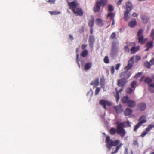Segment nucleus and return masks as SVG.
I'll return each instance as SVG.
<instances>
[{
	"instance_id": "nucleus-9",
	"label": "nucleus",
	"mask_w": 154,
	"mask_h": 154,
	"mask_svg": "<svg viewBox=\"0 0 154 154\" xmlns=\"http://www.w3.org/2000/svg\"><path fill=\"white\" fill-rule=\"evenodd\" d=\"M126 11H131L133 8V5L130 1H128L125 3Z\"/></svg>"
},
{
	"instance_id": "nucleus-50",
	"label": "nucleus",
	"mask_w": 154,
	"mask_h": 154,
	"mask_svg": "<svg viewBox=\"0 0 154 154\" xmlns=\"http://www.w3.org/2000/svg\"><path fill=\"white\" fill-rule=\"evenodd\" d=\"M115 71V69L114 66H112L111 67V72L112 74H113L114 73Z\"/></svg>"
},
{
	"instance_id": "nucleus-56",
	"label": "nucleus",
	"mask_w": 154,
	"mask_h": 154,
	"mask_svg": "<svg viewBox=\"0 0 154 154\" xmlns=\"http://www.w3.org/2000/svg\"><path fill=\"white\" fill-rule=\"evenodd\" d=\"M48 2L51 4H54L55 3V0H48Z\"/></svg>"
},
{
	"instance_id": "nucleus-10",
	"label": "nucleus",
	"mask_w": 154,
	"mask_h": 154,
	"mask_svg": "<svg viewBox=\"0 0 154 154\" xmlns=\"http://www.w3.org/2000/svg\"><path fill=\"white\" fill-rule=\"evenodd\" d=\"M133 60L134 57H131L128 62L127 66L125 67V69L127 70H129L132 68L134 63Z\"/></svg>"
},
{
	"instance_id": "nucleus-30",
	"label": "nucleus",
	"mask_w": 154,
	"mask_h": 154,
	"mask_svg": "<svg viewBox=\"0 0 154 154\" xmlns=\"http://www.w3.org/2000/svg\"><path fill=\"white\" fill-rule=\"evenodd\" d=\"M100 104L103 106L105 109H106V100H100L99 101Z\"/></svg>"
},
{
	"instance_id": "nucleus-22",
	"label": "nucleus",
	"mask_w": 154,
	"mask_h": 154,
	"mask_svg": "<svg viewBox=\"0 0 154 154\" xmlns=\"http://www.w3.org/2000/svg\"><path fill=\"white\" fill-rule=\"evenodd\" d=\"M117 113L121 112L122 111V106L121 105H119L117 106L114 107Z\"/></svg>"
},
{
	"instance_id": "nucleus-15",
	"label": "nucleus",
	"mask_w": 154,
	"mask_h": 154,
	"mask_svg": "<svg viewBox=\"0 0 154 154\" xmlns=\"http://www.w3.org/2000/svg\"><path fill=\"white\" fill-rule=\"evenodd\" d=\"M153 46V42L152 41H151L148 42L146 45V49L145 50V51H147L150 49L152 48Z\"/></svg>"
},
{
	"instance_id": "nucleus-13",
	"label": "nucleus",
	"mask_w": 154,
	"mask_h": 154,
	"mask_svg": "<svg viewBox=\"0 0 154 154\" xmlns=\"http://www.w3.org/2000/svg\"><path fill=\"white\" fill-rule=\"evenodd\" d=\"M107 1L108 0H100L97 1L96 2L100 6L104 7L107 5Z\"/></svg>"
},
{
	"instance_id": "nucleus-26",
	"label": "nucleus",
	"mask_w": 154,
	"mask_h": 154,
	"mask_svg": "<svg viewBox=\"0 0 154 154\" xmlns=\"http://www.w3.org/2000/svg\"><path fill=\"white\" fill-rule=\"evenodd\" d=\"M139 48L140 47L139 46L136 47L133 46L131 48V50L132 53H134L137 51L139 49Z\"/></svg>"
},
{
	"instance_id": "nucleus-1",
	"label": "nucleus",
	"mask_w": 154,
	"mask_h": 154,
	"mask_svg": "<svg viewBox=\"0 0 154 154\" xmlns=\"http://www.w3.org/2000/svg\"><path fill=\"white\" fill-rule=\"evenodd\" d=\"M116 124L117 125V130L114 128H111L109 131L110 134L112 135H115L117 133L122 138H123L126 134V131L124 128L131 126L129 122L124 121L122 122L119 123L117 122L116 123Z\"/></svg>"
},
{
	"instance_id": "nucleus-49",
	"label": "nucleus",
	"mask_w": 154,
	"mask_h": 154,
	"mask_svg": "<svg viewBox=\"0 0 154 154\" xmlns=\"http://www.w3.org/2000/svg\"><path fill=\"white\" fill-rule=\"evenodd\" d=\"M151 36L152 38L154 40V29L152 30L151 32Z\"/></svg>"
},
{
	"instance_id": "nucleus-4",
	"label": "nucleus",
	"mask_w": 154,
	"mask_h": 154,
	"mask_svg": "<svg viewBox=\"0 0 154 154\" xmlns=\"http://www.w3.org/2000/svg\"><path fill=\"white\" fill-rule=\"evenodd\" d=\"M138 121H139V122L134 127V131H136L142 124L146 123L147 122L146 117L144 115H142L140 117Z\"/></svg>"
},
{
	"instance_id": "nucleus-47",
	"label": "nucleus",
	"mask_w": 154,
	"mask_h": 154,
	"mask_svg": "<svg viewBox=\"0 0 154 154\" xmlns=\"http://www.w3.org/2000/svg\"><path fill=\"white\" fill-rule=\"evenodd\" d=\"M116 34L115 32L112 33L110 37V38L111 39H113L115 38Z\"/></svg>"
},
{
	"instance_id": "nucleus-46",
	"label": "nucleus",
	"mask_w": 154,
	"mask_h": 154,
	"mask_svg": "<svg viewBox=\"0 0 154 154\" xmlns=\"http://www.w3.org/2000/svg\"><path fill=\"white\" fill-rule=\"evenodd\" d=\"M100 90V88L99 87H97L96 88L95 91V95H97L98 94Z\"/></svg>"
},
{
	"instance_id": "nucleus-53",
	"label": "nucleus",
	"mask_w": 154,
	"mask_h": 154,
	"mask_svg": "<svg viewBox=\"0 0 154 154\" xmlns=\"http://www.w3.org/2000/svg\"><path fill=\"white\" fill-rule=\"evenodd\" d=\"M120 65L121 64L120 63L117 64L116 66V70H118L119 69Z\"/></svg>"
},
{
	"instance_id": "nucleus-12",
	"label": "nucleus",
	"mask_w": 154,
	"mask_h": 154,
	"mask_svg": "<svg viewBox=\"0 0 154 154\" xmlns=\"http://www.w3.org/2000/svg\"><path fill=\"white\" fill-rule=\"evenodd\" d=\"M137 107L140 110L143 111L145 109L146 106L145 103H142L139 104L137 105Z\"/></svg>"
},
{
	"instance_id": "nucleus-55",
	"label": "nucleus",
	"mask_w": 154,
	"mask_h": 154,
	"mask_svg": "<svg viewBox=\"0 0 154 154\" xmlns=\"http://www.w3.org/2000/svg\"><path fill=\"white\" fill-rule=\"evenodd\" d=\"M136 58V61L137 62L138 60H140L141 59V57L140 56H136L135 57Z\"/></svg>"
},
{
	"instance_id": "nucleus-34",
	"label": "nucleus",
	"mask_w": 154,
	"mask_h": 154,
	"mask_svg": "<svg viewBox=\"0 0 154 154\" xmlns=\"http://www.w3.org/2000/svg\"><path fill=\"white\" fill-rule=\"evenodd\" d=\"M138 40L139 42L142 44H144L145 43V41L143 39V36L138 37Z\"/></svg>"
},
{
	"instance_id": "nucleus-54",
	"label": "nucleus",
	"mask_w": 154,
	"mask_h": 154,
	"mask_svg": "<svg viewBox=\"0 0 154 154\" xmlns=\"http://www.w3.org/2000/svg\"><path fill=\"white\" fill-rule=\"evenodd\" d=\"M87 45L85 44H83L82 45L81 48L82 49H85L87 46Z\"/></svg>"
},
{
	"instance_id": "nucleus-5",
	"label": "nucleus",
	"mask_w": 154,
	"mask_h": 154,
	"mask_svg": "<svg viewBox=\"0 0 154 154\" xmlns=\"http://www.w3.org/2000/svg\"><path fill=\"white\" fill-rule=\"evenodd\" d=\"M67 3L69 6L70 9H72V10L76 8L78 6L79 4L77 3V1H74L72 2H69V0L67 1Z\"/></svg>"
},
{
	"instance_id": "nucleus-6",
	"label": "nucleus",
	"mask_w": 154,
	"mask_h": 154,
	"mask_svg": "<svg viewBox=\"0 0 154 154\" xmlns=\"http://www.w3.org/2000/svg\"><path fill=\"white\" fill-rule=\"evenodd\" d=\"M131 74L128 72H124L122 73L120 77L122 79L125 80L128 79L130 76Z\"/></svg>"
},
{
	"instance_id": "nucleus-41",
	"label": "nucleus",
	"mask_w": 154,
	"mask_h": 154,
	"mask_svg": "<svg viewBox=\"0 0 154 154\" xmlns=\"http://www.w3.org/2000/svg\"><path fill=\"white\" fill-rule=\"evenodd\" d=\"M113 7L111 5H109L108 6V10L109 11H112L114 10Z\"/></svg>"
},
{
	"instance_id": "nucleus-18",
	"label": "nucleus",
	"mask_w": 154,
	"mask_h": 154,
	"mask_svg": "<svg viewBox=\"0 0 154 154\" xmlns=\"http://www.w3.org/2000/svg\"><path fill=\"white\" fill-rule=\"evenodd\" d=\"M127 105L129 107L133 108L135 106L136 103L134 100H129L128 101Z\"/></svg>"
},
{
	"instance_id": "nucleus-52",
	"label": "nucleus",
	"mask_w": 154,
	"mask_h": 154,
	"mask_svg": "<svg viewBox=\"0 0 154 154\" xmlns=\"http://www.w3.org/2000/svg\"><path fill=\"white\" fill-rule=\"evenodd\" d=\"M142 74V73L141 72H138L136 74L135 76H134L135 78H138Z\"/></svg>"
},
{
	"instance_id": "nucleus-45",
	"label": "nucleus",
	"mask_w": 154,
	"mask_h": 154,
	"mask_svg": "<svg viewBox=\"0 0 154 154\" xmlns=\"http://www.w3.org/2000/svg\"><path fill=\"white\" fill-rule=\"evenodd\" d=\"M124 51L125 52L129 53L130 51V50L129 47L128 46H125L124 47Z\"/></svg>"
},
{
	"instance_id": "nucleus-36",
	"label": "nucleus",
	"mask_w": 154,
	"mask_h": 154,
	"mask_svg": "<svg viewBox=\"0 0 154 154\" xmlns=\"http://www.w3.org/2000/svg\"><path fill=\"white\" fill-rule=\"evenodd\" d=\"M115 14L114 13L112 12H110L109 13L107 16V17H110V20H112L113 19H114V17L115 16Z\"/></svg>"
},
{
	"instance_id": "nucleus-27",
	"label": "nucleus",
	"mask_w": 154,
	"mask_h": 154,
	"mask_svg": "<svg viewBox=\"0 0 154 154\" xmlns=\"http://www.w3.org/2000/svg\"><path fill=\"white\" fill-rule=\"evenodd\" d=\"M152 79L150 78L146 77L145 80V82L147 83L149 85L152 84L151 83L154 81V80L152 78Z\"/></svg>"
},
{
	"instance_id": "nucleus-48",
	"label": "nucleus",
	"mask_w": 154,
	"mask_h": 154,
	"mask_svg": "<svg viewBox=\"0 0 154 154\" xmlns=\"http://www.w3.org/2000/svg\"><path fill=\"white\" fill-rule=\"evenodd\" d=\"M136 45V44L134 42H131L128 45L129 47H131L132 48L133 46H135Z\"/></svg>"
},
{
	"instance_id": "nucleus-58",
	"label": "nucleus",
	"mask_w": 154,
	"mask_h": 154,
	"mask_svg": "<svg viewBox=\"0 0 154 154\" xmlns=\"http://www.w3.org/2000/svg\"><path fill=\"white\" fill-rule=\"evenodd\" d=\"M123 0H119L118 1L117 3V5L118 6H119L121 4V2Z\"/></svg>"
},
{
	"instance_id": "nucleus-11",
	"label": "nucleus",
	"mask_w": 154,
	"mask_h": 154,
	"mask_svg": "<svg viewBox=\"0 0 154 154\" xmlns=\"http://www.w3.org/2000/svg\"><path fill=\"white\" fill-rule=\"evenodd\" d=\"M127 82V81L121 79V80H118L117 85L119 86L122 87L125 86Z\"/></svg>"
},
{
	"instance_id": "nucleus-7",
	"label": "nucleus",
	"mask_w": 154,
	"mask_h": 154,
	"mask_svg": "<svg viewBox=\"0 0 154 154\" xmlns=\"http://www.w3.org/2000/svg\"><path fill=\"white\" fill-rule=\"evenodd\" d=\"M95 38L93 35H91L89 37L88 42L89 45L91 50H92L93 48L94 43L95 42Z\"/></svg>"
},
{
	"instance_id": "nucleus-3",
	"label": "nucleus",
	"mask_w": 154,
	"mask_h": 154,
	"mask_svg": "<svg viewBox=\"0 0 154 154\" xmlns=\"http://www.w3.org/2000/svg\"><path fill=\"white\" fill-rule=\"evenodd\" d=\"M118 49V43L115 42H113L112 44V49L110 54L112 57L114 58L117 56Z\"/></svg>"
},
{
	"instance_id": "nucleus-61",
	"label": "nucleus",
	"mask_w": 154,
	"mask_h": 154,
	"mask_svg": "<svg viewBox=\"0 0 154 154\" xmlns=\"http://www.w3.org/2000/svg\"><path fill=\"white\" fill-rule=\"evenodd\" d=\"M93 32V27H91L90 31V33L91 34H92Z\"/></svg>"
},
{
	"instance_id": "nucleus-63",
	"label": "nucleus",
	"mask_w": 154,
	"mask_h": 154,
	"mask_svg": "<svg viewBox=\"0 0 154 154\" xmlns=\"http://www.w3.org/2000/svg\"><path fill=\"white\" fill-rule=\"evenodd\" d=\"M112 20V26L114 25L115 23V21L114 20V19H113Z\"/></svg>"
},
{
	"instance_id": "nucleus-29",
	"label": "nucleus",
	"mask_w": 154,
	"mask_h": 154,
	"mask_svg": "<svg viewBox=\"0 0 154 154\" xmlns=\"http://www.w3.org/2000/svg\"><path fill=\"white\" fill-rule=\"evenodd\" d=\"M128 100V97L127 96H124L122 99V101L124 103H127Z\"/></svg>"
},
{
	"instance_id": "nucleus-64",
	"label": "nucleus",
	"mask_w": 154,
	"mask_h": 154,
	"mask_svg": "<svg viewBox=\"0 0 154 154\" xmlns=\"http://www.w3.org/2000/svg\"><path fill=\"white\" fill-rule=\"evenodd\" d=\"M79 54H77L76 55V61H78Z\"/></svg>"
},
{
	"instance_id": "nucleus-28",
	"label": "nucleus",
	"mask_w": 154,
	"mask_h": 154,
	"mask_svg": "<svg viewBox=\"0 0 154 154\" xmlns=\"http://www.w3.org/2000/svg\"><path fill=\"white\" fill-rule=\"evenodd\" d=\"M97 24L100 26H102L103 25V23L101 19L97 18L96 20Z\"/></svg>"
},
{
	"instance_id": "nucleus-2",
	"label": "nucleus",
	"mask_w": 154,
	"mask_h": 154,
	"mask_svg": "<svg viewBox=\"0 0 154 154\" xmlns=\"http://www.w3.org/2000/svg\"><path fill=\"white\" fill-rule=\"evenodd\" d=\"M105 142L106 143V146L109 151L110 150L112 146H116V150L112 152L111 154H114L117 153L119 149L123 145L122 143L121 142L120 140H112L110 139L109 136H107L106 137Z\"/></svg>"
},
{
	"instance_id": "nucleus-43",
	"label": "nucleus",
	"mask_w": 154,
	"mask_h": 154,
	"mask_svg": "<svg viewBox=\"0 0 154 154\" xmlns=\"http://www.w3.org/2000/svg\"><path fill=\"white\" fill-rule=\"evenodd\" d=\"M148 131L146 130L145 131H144L143 132L141 133L140 135V137H143L148 133Z\"/></svg>"
},
{
	"instance_id": "nucleus-31",
	"label": "nucleus",
	"mask_w": 154,
	"mask_h": 154,
	"mask_svg": "<svg viewBox=\"0 0 154 154\" xmlns=\"http://www.w3.org/2000/svg\"><path fill=\"white\" fill-rule=\"evenodd\" d=\"M88 53V51L87 50H84L81 53V55L82 56L85 57L87 56Z\"/></svg>"
},
{
	"instance_id": "nucleus-59",
	"label": "nucleus",
	"mask_w": 154,
	"mask_h": 154,
	"mask_svg": "<svg viewBox=\"0 0 154 154\" xmlns=\"http://www.w3.org/2000/svg\"><path fill=\"white\" fill-rule=\"evenodd\" d=\"M128 148H125V151L124 154H128Z\"/></svg>"
},
{
	"instance_id": "nucleus-51",
	"label": "nucleus",
	"mask_w": 154,
	"mask_h": 154,
	"mask_svg": "<svg viewBox=\"0 0 154 154\" xmlns=\"http://www.w3.org/2000/svg\"><path fill=\"white\" fill-rule=\"evenodd\" d=\"M106 105H108V106H111L112 104V103L108 101L107 100H106Z\"/></svg>"
},
{
	"instance_id": "nucleus-21",
	"label": "nucleus",
	"mask_w": 154,
	"mask_h": 154,
	"mask_svg": "<svg viewBox=\"0 0 154 154\" xmlns=\"http://www.w3.org/2000/svg\"><path fill=\"white\" fill-rule=\"evenodd\" d=\"M105 80L103 76H102L100 79V84L101 87L104 89L105 87Z\"/></svg>"
},
{
	"instance_id": "nucleus-25",
	"label": "nucleus",
	"mask_w": 154,
	"mask_h": 154,
	"mask_svg": "<svg viewBox=\"0 0 154 154\" xmlns=\"http://www.w3.org/2000/svg\"><path fill=\"white\" fill-rule=\"evenodd\" d=\"M92 64V62L86 63L84 69L85 70L89 69L91 67Z\"/></svg>"
},
{
	"instance_id": "nucleus-60",
	"label": "nucleus",
	"mask_w": 154,
	"mask_h": 154,
	"mask_svg": "<svg viewBox=\"0 0 154 154\" xmlns=\"http://www.w3.org/2000/svg\"><path fill=\"white\" fill-rule=\"evenodd\" d=\"M137 14L135 12L134 13L132 14V16L134 17H137Z\"/></svg>"
},
{
	"instance_id": "nucleus-39",
	"label": "nucleus",
	"mask_w": 154,
	"mask_h": 154,
	"mask_svg": "<svg viewBox=\"0 0 154 154\" xmlns=\"http://www.w3.org/2000/svg\"><path fill=\"white\" fill-rule=\"evenodd\" d=\"M143 32V31L142 29L139 30L137 33V36L138 37L143 36L142 35Z\"/></svg>"
},
{
	"instance_id": "nucleus-33",
	"label": "nucleus",
	"mask_w": 154,
	"mask_h": 154,
	"mask_svg": "<svg viewBox=\"0 0 154 154\" xmlns=\"http://www.w3.org/2000/svg\"><path fill=\"white\" fill-rule=\"evenodd\" d=\"M141 19L143 23H146L148 22L147 17L144 15H142L141 16Z\"/></svg>"
},
{
	"instance_id": "nucleus-23",
	"label": "nucleus",
	"mask_w": 154,
	"mask_h": 154,
	"mask_svg": "<svg viewBox=\"0 0 154 154\" xmlns=\"http://www.w3.org/2000/svg\"><path fill=\"white\" fill-rule=\"evenodd\" d=\"M132 112V110L129 108H126L125 110L124 113L125 116L130 115Z\"/></svg>"
},
{
	"instance_id": "nucleus-40",
	"label": "nucleus",
	"mask_w": 154,
	"mask_h": 154,
	"mask_svg": "<svg viewBox=\"0 0 154 154\" xmlns=\"http://www.w3.org/2000/svg\"><path fill=\"white\" fill-rule=\"evenodd\" d=\"M154 127V125L151 124L149 125L148 127L146 128V130L147 131H149L151 129Z\"/></svg>"
},
{
	"instance_id": "nucleus-14",
	"label": "nucleus",
	"mask_w": 154,
	"mask_h": 154,
	"mask_svg": "<svg viewBox=\"0 0 154 154\" xmlns=\"http://www.w3.org/2000/svg\"><path fill=\"white\" fill-rule=\"evenodd\" d=\"M130 11H125L124 13V20L126 21H128L130 17Z\"/></svg>"
},
{
	"instance_id": "nucleus-42",
	"label": "nucleus",
	"mask_w": 154,
	"mask_h": 154,
	"mask_svg": "<svg viewBox=\"0 0 154 154\" xmlns=\"http://www.w3.org/2000/svg\"><path fill=\"white\" fill-rule=\"evenodd\" d=\"M104 62L106 63H109V60L108 57L107 56H106L104 59Z\"/></svg>"
},
{
	"instance_id": "nucleus-20",
	"label": "nucleus",
	"mask_w": 154,
	"mask_h": 154,
	"mask_svg": "<svg viewBox=\"0 0 154 154\" xmlns=\"http://www.w3.org/2000/svg\"><path fill=\"white\" fill-rule=\"evenodd\" d=\"M100 6L97 2L95 6L94 7L93 10L94 12H98L100 11Z\"/></svg>"
},
{
	"instance_id": "nucleus-32",
	"label": "nucleus",
	"mask_w": 154,
	"mask_h": 154,
	"mask_svg": "<svg viewBox=\"0 0 154 154\" xmlns=\"http://www.w3.org/2000/svg\"><path fill=\"white\" fill-rule=\"evenodd\" d=\"M123 90V89L122 88L121 89H120L119 91H116V94L115 97L116 98L117 102H118V101L119 99V93L122 91Z\"/></svg>"
},
{
	"instance_id": "nucleus-24",
	"label": "nucleus",
	"mask_w": 154,
	"mask_h": 154,
	"mask_svg": "<svg viewBox=\"0 0 154 154\" xmlns=\"http://www.w3.org/2000/svg\"><path fill=\"white\" fill-rule=\"evenodd\" d=\"M91 19L89 21L88 25L91 27H93L94 23V18L93 16L91 17Z\"/></svg>"
},
{
	"instance_id": "nucleus-35",
	"label": "nucleus",
	"mask_w": 154,
	"mask_h": 154,
	"mask_svg": "<svg viewBox=\"0 0 154 154\" xmlns=\"http://www.w3.org/2000/svg\"><path fill=\"white\" fill-rule=\"evenodd\" d=\"M134 89H133L130 87L127 88L126 89V92L128 94H130L132 92H134Z\"/></svg>"
},
{
	"instance_id": "nucleus-16",
	"label": "nucleus",
	"mask_w": 154,
	"mask_h": 154,
	"mask_svg": "<svg viewBox=\"0 0 154 154\" xmlns=\"http://www.w3.org/2000/svg\"><path fill=\"white\" fill-rule=\"evenodd\" d=\"M99 79L97 78L94 81H92L90 83L91 85H93V87L95 88L97 86L99 85Z\"/></svg>"
},
{
	"instance_id": "nucleus-37",
	"label": "nucleus",
	"mask_w": 154,
	"mask_h": 154,
	"mask_svg": "<svg viewBox=\"0 0 154 154\" xmlns=\"http://www.w3.org/2000/svg\"><path fill=\"white\" fill-rule=\"evenodd\" d=\"M137 85V82L136 81H133L131 84V86L134 89H135Z\"/></svg>"
},
{
	"instance_id": "nucleus-57",
	"label": "nucleus",
	"mask_w": 154,
	"mask_h": 154,
	"mask_svg": "<svg viewBox=\"0 0 154 154\" xmlns=\"http://www.w3.org/2000/svg\"><path fill=\"white\" fill-rule=\"evenodd\" d=\"M150 63H151V65H153L154 64V57L153 59L151 60L150 61Z\"/></svg>"
},
{
	"instance_id": "nucleus-19",
	"label": "nucleus",
	"mask_w": 154,
	"mask_h": 154,
	"mask_svg": "<svg viewBox=\"0 0 154 154\" xmlns=\"http://www.w3.org/2000/svg\"><path fill=\"white\" fill-rule=\"evenodd\" d=\"M137 24L136 20L135 19L128 23V25L131 27H134Z\"/></svg>"
},
{
	"instance_id": "nucleus-62",
	"label": "nucleus",
	"mask_w": 154,
	"mask_h": 154,
	"mask_svg": "<svg viewBox=\"0 0 154 154\" xmlns=\"http://www.w3.org/2000/svg\"><path fill=\"white\" fill-rule=\"evenodd\" d=\"M69 37L72 40L73 39V36L72 35H69Z\"/></svg>"
},
{
	"instance_id": "nucleus-8",
	"label": "nucleus",
	"mask_w": 154,
	"mask_h": 154,
	"mask_svg": "<svg viewBox=\"0 0 154 154\" xmlns=\"http://www.w3.org/2000/svg\"><path fill=\"white\" fill-rule=\"evenodd\" d=\"M74 13L76 15L82 16L83 14V11L79 8H75L72 10Z\"/></svg>"
},
{
	"instance_id": "nucleus-17",
	"label": "nucleus",
	"mask_w": 154,
	"mask_h": 154,
	"mask_svg": "<svg viewBox=\"0 0 154 154\" xmlns=\"http://www.w3.org/2000/svg\"><path fill=\"white\" fill-rule=\"evenodd\" d=\"M152 78L154 80V83L149 85V89L151 92L154 93V75H152Z\"/></svg>"
},
{
	"instance_id": "nucleus-44",
	"label": "nucleus",
	"mask_w": 154,
	"mask_h": 154,
	"mask_svg": "<svg viewBox=\"0 0 154 154\" xmlns=\"http://www.w3.org/2000/svg\"><path fill=\"white\" fill-rule=\"evenodd\" d=\"M49 12L51 15H57L60 14V12H57L56 11H50Z\"/></svg>"
},
{
	"instance_id": "nucleus-38",
	"label": "nucleus",
	"mask_w": 154,
	"mask_h": 154,
	"mask_svg": "<svg viewBox=\"0 0 154 154\" xmlns=\"http://www.w3.org/2000/svg\"><path fill=\"white\" fill-rule=\"evenodd\" d=\"M145 66L148 68H150L151 67V66H152L151 65V63H150V62H148V61H146L144 63V64Z\"/></svg>"
}]
</instances>
